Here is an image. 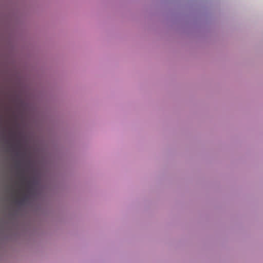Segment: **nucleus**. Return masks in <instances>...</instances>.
Returning <instances> with one entry per match:
<instances>
[{
  "instance_id": "nucleus-1",
  "label": "nucleus",
  "mask_w": 263,
  "mask_h": 263,
  "mask_svg": "<svg viewBox=\"0 0 263 263\" xmlns=\"http://www.w3.org/2000/svg\"><path fill=\"white\" fill-rule=\"evenodd\" d=\"M15 201L17 203L19 204H22L25 202V198L22 197L20 198L17 197L15 199Z\"/></svg>"
}]
</instances>
